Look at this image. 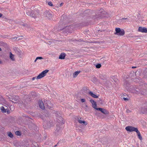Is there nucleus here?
Segmentation results:
<instances>
[{"label":"nucleus","mask_w":147,"mask_h":147,"mask_svg":"<svg viewBox=\"0 0 147 147\" xmlns=\"http://www.w3.org/2000/svg\"><path fill=\"white\" fill-rule=\"evenodd\" d=\"M58 144V143H57V144H56V145H55L54 146H53V147H56L57 146V145Z\"/></svg>","instance_id":"obj_52"},{"label":"nucleus","mask_w":147,"mask_h":147,"mask_svg":"<svg viewBox=\"0 0 147 147\" xmlns=\"http://www.w3.org/2000/svg\"><path fill=\"white\" fill-rule=\"evenodd\" d=\"M3 16L2 14L0 13V18L1 17Z\"/></svg>","instance_id":"obj_48"},{"label":"nucleus","mask_w":147,"mask_h":147,"mask_svg":"<svg viewBox=\"0 0 147 147\" xmlns=\"http://www.w3.org/2000/svg\"><path fill=\"white\" fill-rule=\"evenodd\" d=\"M36 11H33V10L30 11L29 10H27L26 11V14L28 16H30V17L31 16V14H36L37 13H36Z\"/></svg>","instance_id":"obj_13"},{"label":"nucleus","mask_w":147,"mask_h":147,"mask_svg":"<svg viewBox=\"0 0 147 147\" xmlns=\"http://www.w3.org/2000/svg\"><path fill=\"white\" fill-rule=\"evenodd\" d=\"M5 107L6 108H7V107L6 106H5Z\"/></svg>","instance_id":"obj_60"},{"label":"nucleus","mask_w":147,"mask_h":147,"mask_svg":"<svg viewBox=\"0 0 147 147\" xmlns=\"http://www.w3.org/2000/svg\"><path fill=\"white\" fill-rule=\"evenodd\" d=\"M8 136L11 138H12L13 137V135L11 132H9V133Z\"/></svg>","instance_id":"obj_37"},{"label":"nucleus","mask_w":147,"mask_h":147,"mask_svg":"<svg viewBox=\"0 0 147 147\" xmlns=\"http://www.w3.org/2000/svg\"><path fill=\"white\" fill-rule=\"evenodd\" d=\"M61 133V128L59 126H57L56 129L54 132V134L56 136L60 135Z\"/></svg>","instance_id":"obj_8"},{"label":"nucleus","mask_w":147,"mask_h":147,"mask_svg":"<svg viewBox=\"0 0 147 147\" xmlns=\"http://www.w3.org/2000/svg\"><path fill=\"white\" fill-rule=\"evenodd\" d=\"M126 19H128L127 18H122V19H121V21H123V20H126Z\"/></svg>","instance_id":"obj_43"},{"label":"nucleus","mask_w":147,"mask_h":147,"mask_svg":"<svg viewBox=\"0 0 147 147\" xmlns=\"http://www.w3.org/2000/svg\"><path fill=\"white\" fill-rule=\"evenodd\" d=\"M2 50L1 49V48H0V51H1Z\"/></svg>","instance_id":"obj_58"},{"label":"nucleus","mask_w":147,"mask_h":147,"mask_svg":"<svg viewBox=\"0 0 147 147\" xmlns=\"http://www.w3.org/2000/svg\"><path fill=\"white\" fill-rule=\"evenodd\" d=\"M46 103L47 104V107H49V109H51V106H50V105H49L48 104H47V103Z\"/></svg>","instance_id":"obj_45"},{"label":"nucleus","mask_w":147,"mask_h":147,"mask_svg":"<svg viewBox=\"0 0 147 147\" xmlns=\"http://www.w3.org/2000/svg\"><path fill=\"white\" fill-rule=\"evenodd\" d=\"M66 54L65 53H61L59 55V59H63L65 58Z\"/></svg>","instance_id":"obj_18"},{"label":"nucleus","mask_w":147,"mask_h":147,"mask_svg":"<svg viewBox=\"0 0 147 147\" xmlns=\"http://www.w3.org/2000/svg\"><path fill=\"white\" fill-rule=\"evenodd\" d=\"M13 49L15 52L18 55L19 57H22V52L19 49L16 47H14L13 48Z\"/></svg>","instance_id":"obj_6"},{"label":"nucleus","mask_w":147,"mask_h":147,"mask_svg":"<svg viewBox=\"0 0 147 147\" xmlns=\"http://www.w3.org/2000/svg\"><path fill=\"white\" fill-rule=\"evenodd\" d=\"M101 66V64L100 63H98L96 65V67L97 68H100Z\"/></svg>","instance_id":"obj_35"},{"label":"nucleus","mask_w":147,"mask_h":147,"mask_svg":"<svg viewBox=\"0 0 147 147\" xmlns=\"http://www.w3.org/2000/svg\"><path fill=\"white\" fill-rule=\"evenodd\" d=\"M82 124L84 125H86L88 124V123L86 121H84Z\"/></svg>","instance_id":"obj_38"},{"label":"nucleus","mask_w":147,"mask_h":147,"mask_svg":"<svg viewBox=\"0 0 147 147\" xmlns=\"http://www.w3.org/2000/svg\"><path fill=\"white\" fill-rule=\"evenodd\" d=\"M43 59V58L41 57H38L36 58V60L41 59Z\"/></svg>","instance_id":"obj_40"},{"label":"nucleus","mask_w":147,"mask_h":147,"mask_svg":"<svg viewBox=\"0 0 147 147\" xmlns=\"http://www.w3.org/2000/svg\"><path fill=\"white\" fill-rule=\"evenodd\" d=\"M141 112L143 114H147V108H142Z\"/></svg>","instance_id":"obj_25"},{"label":"nucleus","mask_w":147,"mask_h":147,"mask_svg":"<svg viewBox=\"0 0 147 147\" xmlns=\"http://www.w3.org/2000/svg\"><path fill=\"white\" fill-rule=\"evenodd\" d=\"M136 132L138 136V138L141 140H142V137L139 131H138V129H137L136 131H135Z\"/></svg>","instance_id":"obj_21"},{"label":"nucleus","mask_w":147,"mask_h":147,"mask_svg":"<svg viewBox=\"0 0 147 147\" xmlns=\"http://www.w3.org/2000/svg\"><path fill=\"white\" fill-rule=\"evenodd\" d=\"M94 80H96V78L95 77L94 78Z\"/></svg>","instance_id":"obj_51"},{"label":"nucleus","mask_w":147,"mask_h":147,"mask_svg":"<svg viewBox=\"0 0 147 147\" xmlns=\"http://www.w3.org/2000/svg\"><path fill=\"white\" fill-rule=\"evenodd\" d=\"M34 11H36V14H31V17H32V18H34V19H35L37 17V16L38 15V12L37 10H34Z\"/></svg>","instance_id":"obj_26"},{"label":"nucleus","mask_w":147,"mask_h":147,"mask_svg":"<svg viewBox=\"0 0 147 147\" xmlns=\"http://www.w3.org/2000/svg\"><path fill=\"white\" fill-rule=\"evenodd\" d=\"M2 63V61H1L0 60V64H1V63Z\"/></svg>","instance_id":"obj_57"},{"label":"nucleus","mask_w":147,"mask_h":147,"mask_svg":"<svg viewBox=\"0 0 147 147\" xmlns=\"http://www.w3.org/2000/svg\"><path fill=\"white\" fill-rule=\"evenodd\" d=\"M82 119V118H80V119H79V118L78 117V121L79 123L80 124H82V123L83 122V121L80 120V119Z\"/></svg>","instance_id":"obj_36"},{"label":"nucleus","mask_w":147,"mask_h":147,"mask_svg":"<svg viewBox=\"0 0 147 147\" xmlns=\"http://www.w3.org/2000/svg\"><path fill=\"white\" fill-rule=\"evenodd\" d=\"M115 31V32L114 33L115 34L123 36L124 35L125 33V31L123 29H121L119 28H116Z\"/></svg>","instance_id":"obj_4"},{"label":"nucleus","mask_w":147,"mask_h":147,"mask_svg":"<svg viewBox=\"0 0 147 147\" xmlns=\"http://www.w3.org/2000/svg\"><path fill=\"white\" fill-rule=\"evenodd\" d=\"M25 117H27V116H25Z\"/></svg>","instance_id":"obj_61"},{"label":"nucleus","mask_w":147,"mask_h":147,"mask_svg":"<svg viewBox=\"0 0 147 147\" xmlns=\"http://www.w3.org/2000/svg\"><path fill=\"white\" fill-rule=\"evenodd\" d=\"M37 60H36V59L34 61V62H36V61Z\"/></svg>","instance_id":"obj_56"},{"label":"nucleus","mask_w":147,"mask_h":147,"mask_svg":"<svg viewBox=\"0 0 147 147\" xmlns=\"http://www.w3.org/2000/svg\"><path fill=\"white\" fill-rule=\"evenodd\" d=\"M85 88L86 89L87 88L86 87H84V89H85Z\"/></svg>","instance_id":"obj_59"},{"label":"nucleus","mask_w":147,"mask_h":147,"mask_svg":"<svg viewBox=\"0 0 147 147\" xmlns=\"http://www.w3.org/2000/svg\"><path fill=\"white\" fill-rule=\"evenodd\" d=\"M55 114L56 116L59 118L61 120L62 118H61V113L59 112V111H56V113H55Z\"/></svg>","instance_id":"obj_19"},{"label":"nucleus","mask_w":147,"mask_h":147,"mask_svg":"<svg viewBox=\"0 0 147 147\" xmlns=\"http://www.w3.org/2000/svg\"><path fill=\"white\" fill-rule=\"evenodd\" d=\"M99 100H100L101 99H99Z\"/></svg>","instance_id":"obj_62"},{"label":"nucleus","mask_w":147,"mask_h":147,"mask_svg":"<svg viewBox=\"0 0 147 147\" xmlns=\"http://www.w3.org/2000/svg\"><path fill=\"white\" fill-rule=\"evenodd\" d=\"M94 108L95 109H96L97 110H98L99 111H101V110H104V109H102L101 108H97L96 107H95V108L94 107Z\"/></svg>","instance_id":"obj_33"},{"label":"nucleus","mask_w":147,"mask_h":147,"mask_svg":"<svg viewBox=\"0 0 147 147\" xmlns=\"http://www.w3.org/2000/svg\"><path fill=\"white\" fill-rule=\"evenodd\" d=\"M90 101L92 105V107L94 108L97 107V104L96 102L94 100L91 99L90 100Z\"/></svg>","instance_id":"obj_16"},{"label":"nucleus","mask_w":147,"mask_h":147,"mask_svg":"<svg viewBox=\"0 0 147 147\" xmlns=\"http://www.w3.org/2000/svg\"><path fill=\"white\" fill-rule=\"evenodd\" d=\"M141 88H136L134 90V92L137 94L141 93Z\"/></svg>","instance_id":"obj_20"},{"label":"nucleus","mask_w":147,"mask_h":147,"mask_svg":"<svg viewBox=\"0 0 147 147\" xmlns=\"http://www.w3.org/2000/svg\"><path fill=\"white\" fill-rule=\"evenodd\" d=\"M9 100L10 101H11L12 102H14L13 101H12L11 100H12V96H11L10 97H9V98H8Z\"/></svg>","instance_id":"obj_41"},{"label":"nucleus","mask_w":147,"mask_h":147,"mask_svg":"<svg viewBox=\"0 0 147 147\" xmlns=\"http://www.w3.org/2000/svg\"><path fill=\"white\" fill-rule=\"evenodd\" d=\"M49 71V70L47 69H46L43 71L39 75H38L36 77H33L32 78V80H34L35 78L39 79L42 78L45 76L47 73Z\"/></svg>","instance_id":"obj_3"},{"label":"nucleus","mask_w":147,"mask_h":147,"mask_svg":"<svg viewBox=\"0 0 147 147\" xmlns=\"http://www.w3.org/2000/svg\"><path fill=\"white\" fill-rule=\"evenodd\" d=\"M0 109L3 113H6L7 114H9L11 112L8 109L5 108L3 106H1V107Z\"/></svg>","instance_id":"obj_9"},{"label":"nucleus","mask_w":147,"mask_h":147,"mask_svg":"<svg viewBox=\"0 0 147 147\" xmlns=\"http://www.w3.org/2000/svg\"><path fill=\"white\" fill-rule=\"evenodd\" d=\"M39 105L40 107L42 109L45 108L44 104L42 100H40L38 102Z\"/></svg>","instance_id":"obj_15"},{"label":"nucleus","mask_w":147,"mask_h":147,"mask_svg":"<svg viewBox=\"0 0 147 147\" xmlns=\"http://www.w3.org/2000/svg\"><path fill=\"white\" fill-rule=\"evenodd\" d=\"M53 125V123L52 121L51 120H47L45 121L43 124L44 128L45 129L50 128Z\"/></svg>","instance_id":"obj_2"},{"label":"nucleus","mask_w":147,"mask_h":147,"mask_svg":"<svg viewBox=\"0 0 147 147\" xmlns=\"http://www.w3.org/2000/svg\"><path fill=\"white\" fill-rule=\"evenodd\" d=\"M9 57L13 61L15 60V59L14 58V55L12 54L11 52L9 53Z\"/></svg>","instance_id":"obj_28"},{"label":"nucleus","mask_w":147,"mask_h":147,"mask_svg":"<svg viewBox=\"0 0 147 147\" xmlns=\"http://www.w3.org/2000/svg\"><path fill=\"white\" fill-rule=\"evenodd\" d=\"M125 129L128 131L132 132L133 131H136L138 128L133 126H128L126 127Z\"/></svg>","instance_id":"obj_7"},{"label":"nucleus","mask_w":147,"mask_h":147,"mask_svg":"<svg viewBox=\"0 0 147 147\" xmlns=\"http://www.w3.org/2000/svg\"><path fill=\"white\" fill-rule=\"evenodd\" d=\"M101 60H104V58H102L101 59Z\"/></svg>","instance_id":"obj_53"},{"label":"nucleus","mask_w":147,"mask_h":147,"mask_svg":"<svg viewBox=\"0 0 147 147\" xmlns=\"http://www.w3.org/2000/svg\"><path fill=\"white\" fill-rule=\"evenodd\" d=\"M32 147H36V146L34 145Z\"/></svg>","instance_id":"obj_55"},{"label":"nucleus","mask_w":147,"mask_h":147,"mask_svg":"<svg viewBox=\"0 0 147 147\" xmlns=\"http://www.w3.org/2000/svg\"><path fill=\"white\" fill-rule=\"evenodd\" d=\"M0 45L4 47H6L7 44L1 41L0 42Z\"/></svg>","instance_id":"obj_31"},{"label":"nucleus","mask_w":147,"mask_h":147,"mask_svg":"<svg viewBox=\"0 0 147 147\" xmlns=\"http://www.w3.org/2000/svg\"><path fill=\"white\" fill-rule=\"evenodd\" d=\"M89 94L92 97L95 98H98V96L96 95L93 93L92 92L90 91L88 92Z\"/></svg>","instance_id":"obj_17"},{"label":"nucleus","mask_w":147,"mask_h":147,"mask_svg":"<svg viewBox=\"0 0 147 147\" xmlns=\"http://www.w3.org/2000/svg\"><path fill=\"white\" fill-rule=\"evenodd\" d=\"M80 100L81 102H84L85 101V100L84 98L81 99Z\"/></svg>","instance_id":"obj_42"},{"label":"nucleus","mask_w":147,"mask_h":147,"mask_svg":"<svg viewBox=\"0 0 147 147\" xmlns=\"http://www.w3.org/2000/svg\"><path fill=\"white\" fill-rule=\"evenodd\" d=\"M126 112L127 113H129L131 112V111L129 109H127L126 111Z\"/></svg>","instance_id":"obj_44"},{"label":"nucleus","mask_w":147,"mask_h":147,"mask_svg":"<svg viewBox=\"0 0 147 147\" xmlns=\"http://www.w3.org/2000/svg\"><path fill=\"white\" fill-rule=\"evenodd\" d=\"M47 102H48L49 104H50V101H47Z\"/></svg>","instance_id":"obj_54"},{"label":"nucleus","mask_w":147,"mask_h":147,"mask_svg":"<svg viewBox=\"0 0 147 147\" xmlns=\"http://www.w3.org/2000/svg\"><path fill=\"white\" fill-rule=\"evenodd\" d=\"M52 12L51 11H46L44 13V16L47 19H50L52 17Z\"/></svg>","instance_id":"obj_5"},{"label":"nucleus","mask_w":147,"mask_h":147,"mask_svg":"<svg viewBox=\"0 0 147 147\" xmlns=\"http://www.w3.org/2000/svg\"><path fill=\"white\" fill-rule=\"evenodd\" d=\"M72 29L71 26L69 25L65 26V28L62 29L66 33L71 31Z\"/></svg>","instance_id":"obj_10"},{"label":"nucleus","mask_w":147,"mask_h":147,"mask_svg":"<svg viewBox=\"0 0 147 147\" xmlns=\"http://www.w3.org/2000/svg\"><path fill=\"white\" fill-rule=\"evenodd\" d=\"M20 24L21 26L27 28H28L29 27V26L26 23L24 24V23H22Z\"/></svg>","instance_id":"obj_30"},{"label":"nucleus","mask_w":147,"mask_h":147,"mask_svg":"<svg viewBox=\"0 0 147 147\" xmlns=\"http://www.w3.org/2000/svg\"><path fill=\"white\" fill-rule=\"evenodd\" d=\"M67 18L65 17L64 18V17L61 18V19L60 20L61 22H63V23L65 24H68L69 23V21H67Z\"/></svg>","instance_id":"obj_14"},{"label":"nucleus","mask_w":147,"mask_h":147,"mask_svg":"<svg viewBox=\"0 0 147 147\" xmlns=\"http://www.w3.org/2000/svg\"><path fill=\"white\" fill-rule=\"evenodd\" d=\"M99 77L101 79L103 80H105L106 78L105 75L103 74H100Z\"/></svg>","instance_id":"obj_27"},{"label":"nucleus","mask_w":147,"mask_h":147,"mask_svg":"<svg viewBox=\"0 0 147 147\" xmlns=\"http://www.w3.org/2000/svg\"><path fill=\"white\" fill-rule=\"evenodd\" d=\"M136 68V66H133L132 67V68Z\"/></svg>","instance_id":"obj_49"},{"label":"nucleus","mask_w":147,"mask_h":147,"mask_svg":"<svg viewBox=\"0 0 147 147\" xmlns=\"http://www.w3.org/2000/svg\"><path fill=\"white\" fill-rule=\"evenodd\" d=\"M19 97L18 96H16L15 95H13L12 96V100H14L16 102L15 103H16L19 102Z\"/></svg>","instance_id":"obj_12"},{"label":"nucleus","mask_w":147,"mask_h":147,"mask_svg":"<svg viewBox=\"0 0 147 147\" xmlns=\"http://www.w3.org/2000/svg\"><path fill=\"white\" fill-rule=\"evenodd\" d=\"M138 31L142 33H147V28L140 26L138 28Z\"/></svg>","instance_id":"obj_11"},{"label":"nucleus","mask_w":147,"mask_h":147,"mask_svg":"<svg viewBox=\"0 0 147 147\" xmlns=\"http://www.w3.org/2000/svg\"><path fill=\"white\" fill-rule=\"evenodd\" d=\"M102 113L105 114H108L109 112L106 110L104 109V110H102L100 111Z\"/></svg>","instance_id":"obj_29"},{"label":"nucleus","mask_w":147,"mask_h":147,"mask_svg":"<svg viewBox=\"0 0 147 147\" xmlns=\"http://www.w3.org/2000/svg\"><path fill=\"white\" fill-rule=\"evenodd\" d=\"M141 94H146L147 93V89L142 88L141 89Z\"/></svg>","instance_id":"obj_22"},{"label":"nucleus","mask_w":147,"mask_h":147,"mask_svg":"<svg viewBox=\"0 0 147 147\" xmlns=\"http://www.w3.org/2000/svg\"><path fill=\"white\" fill-rule=\"evenodd\" d=\"M105 12L104 11L103 9H101L98 11L97 13L96 14V16H93L92 17V19L94 20L96 19H99L102 18L105 16Z\"/></svg>","instance_id":"obj_1"},{"label":"nucleus","mask_w":147,"mask_h":147,"mask_svg":"<svg viewBox=\"0 0 147 147\" xmlns=\"http://www.w3.org/2000/svg\"><path fill=\"white\" fill-rule=\"evenodd\" d=\"M129 85V82L127 80H125L124 81L123 85L124 86L128 87Z\"/></svg>","instance_id":"obj_23"},{"label":"nucleus","mask_w":147,"mask_h":147,"mask_svg":"<svg viewBox=\"0 0 147 147\" xmlns=\"http://www.w3.org/2000/svg\"><path fill=\"white\" fill-rule=\"evenodd\" d=\"M90 12V10H86L84 11V14H87L88 15H89V13Z\"/></svg>","instance_id":"obj_34"},{"label":"nucleus","mask_w":147,"mask_h":147,"mask_svg":"<svg viewBox=\"0 0 147 147\" xmlns=\"http://www.w3.org/2000/svg\"><path fill=\"white\" fill-rule=\"evenodd\" d=\"M123 98L125 101L128 100L127 98Z\"/></svg>","instance_id":"obj_46"},{"label":"nucleus","mask_w":147,"mask_h":147,"mask_svg":"<svg viewBox=\"0 0 147 147\" xmlns=\"http://www.w3.org/2000/svg\"><path fill=\"white\" fill-rule=\"evenodd\" d=\"M48 5H49L51 6H53V5L52 4V2L51 1H50L48 3Z\"/></svg>","instance_id":"obj_39"},{"label":"nucleus","mask_w":147,"mask_h":147,"mask_svg":"<svg viewBox=\"0 0 147 147\" xmlns=\"http://www.w3.org/2000/svg\"><path fill=\"white\" fill-rule=\"evenodd\" d=\"M80 72L81 71H75L73 74V77L74 78L76 77Z\"/></svg>","instance_id":"obj_24"},{"label":"nucleus","mask_w":147,"mask_h":147,"mask_svg":"<svg viewBox=\"0 0 147 147\" xmlns=\"http://www.w3.org/2000/svg\"><path fill=\"white\" fill-rule=\"evenodd\" d=\"M145 104L147 105V101H145Z\"/></svg>","instance_id":"obj_50"},{"label":"nucleus","mask_w":147,"mask_h":147,"mask_svg":"<svg viewBox=\"0 0 147 147\" xmlns=\"http://www.w3.org/2000/svg\"><path fill=\"white\" fill-rule=\"evenodd\" d=\"M15 134L17 136H20L21 135V132L19 131H17L15 132Z\"/></svg>","instance_id":"obj_32"},{"label":"nucleus","mask_w":147,"mask_h":147,"mask_svg":"<svg viewBox=\"0 0 147 147\" xmlns=\"http://www.w3.org/2000/svg\"><path fill=\"white\" fill-rule=\"evenodd\" d=\"M63 3H61L60 4V5H59V7H61V6H62V5H63Z\"/></svg>","instance_id":"obj_47"}]
</instances>
